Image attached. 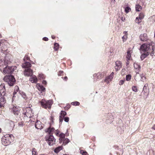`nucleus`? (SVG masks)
I'll list each match as a JSON object with an SVG mask.
<instances>
[{
	"label": "nucleus",
	"instance_id": "9d476101",
	"mask_svg": "<svg viewBox=\"0 0 155 155\" xmlns=\"http://www.w3.org/2000/svg\"><path fill=\"white\" fill-rule=\"evenodd\" d=\"M5 89L4 84H2L0 85V98L2 97L5 96Z\"/></svg>",
	"mask_w": 155,
	"mask_h": 155
},
{
	"label": "nucleus",
	"instance_id": "4468645a",
	"mask_svg": "<svg viewBox=\"0 0 155 155\" xmlns=\"http://www.w3.org/2000/svg\"><path fill=\"white\" fill-rule=\"evenodd\" d=\"M116 65L115 69L116 71L120 70L122 67V63L121 61H117L116 62Z\"/></svg>",
	"mask_w": 155,
	"mask_h": 155
},
{
	"label": "nucleus",
	"instance_id": "72a5a7b5",
	"mask_svg": "<svg viewBox=\"0 0 155 155\" xmlns=\"http://www.w3.org/2000/svg\"><path fill=\"white\" fill-rule=\"evenodd\" d=\"M131 8L129 7H127L125 8V11L126 13H128L131 11Z\"/></svg>",
	"mask_w": 155,
	"mask_h": 155
},
{
	"label": "nucleus",
	"instance_id": "7c9ffc66",
	"mask_svg": "<svg viewBox=\"0 0 155 155\" xmlns=\"http://www.w3.org/2000/svg\"><path fill=\"white\" fill-rule=\"evenodd\" d=\"M142 92L143 93L144 97L145 98H147L149 95V92L145 91H143Z\"/></svg>",
	"mask_w": 155,
	"mask_h": 155
},
{
	"label": "nucleus",
	"instance_id": "423d86ee",
	"mask_svg": "<svg viewBox=\"0 0 155 155\" xmlns=\"http://www.w3.org/2000/svg\"><path fill=\"white\" fill-rule=\"evenodd\" d=\"M31 106V105H29V107L26 108V112H25L24 113L25 117H27L30 118L33 116L32 110L30 108V107Z\"/></svg>",
	"mask_w": 155,
	"mask_h": 155
},
{
	"label": "nucleus",
	"instance_id": "ddd939ff",
	"mask_svg": "<svg viewBox=\"0 0 155 155\" xmlns=\"http://www.w3.org/2000/svg\"><path fill=\"white\" fill-rule=\"evenodd\" d=\"M113 76L114 73L112 72L109 76L107 77L106 78L105 80V81L107 83V84L109 83L110 82L112 81V80L113 78Z\"/></svg>",
	"mask_w": 155,
	"mask_h": 155
},
{
	"label": "nucleus",
	"instance_id": "bf43d9fd",
	"mask_svg": "<svg viewBox=\"0 0 155 155\" xmlns=\"http://www.w3.org/2000/svg\"><path fill=\"white\" fill-rule=\"evenodd\" d=\"M129 64V61H127V62H126V65H128Z\"/></svg>",
	"mask_w": 155,
	"mask_h": 155
},
{
	"label": "nucleus",
	"instance_id": "58836bf2",
	"mask_svg": "<svg viewBox=\"0 0 155 155\" xmlns=\"http://www.w3.org/2000/svg\"><path fill=\"white\" fill-rule=\"evenodd\" d=\"M149 155H155V152L153 150H150L149 152Z\"/></svg>",
	"mask_w": 155,
	"mask_h": 155
},
{
	"label": "nucleus",
	"instance_id": "052dcab7",
	"mask_svg": "<svg viewBox=\"0 0 155 155\" xmlns=\"http://www.w3.org/2000/svg\"><path fill=\"white\" fill-rule=\"evenodd\" d=\"M51 37L53 39H54L55 38V37L54 35H52Z\"/></svg>",
	"mask_w": 155,
	"mask_h": 155
},
{
	"label": "nucleus",
	"instance_id": "79ce46f5",
	"mask_svg": "<svg viewBox=\"0 0 155 155\" xmlns=\"http://www.w3.org/2000/svg\"><path fill=\"white\" fill-rule=\"evenodd\" d=\"M81 153L83 155H87V152L83 150H81L80 151Z\"/></svg>",
	"mask_w": 155,
	"mask_h": 155
},
{
	"label": "nucleus",
	"instance_id": "2f4dec72",
	"mask_svg": "<svg viewBox=\"0 0 155 155\" xmlns=\"http://www.w3.org/2000/svg\"><path fill=\"white\" fill-rule=\"evenodd\" d=\"M150 55L152 56L155 55V49L154 47H152V51L150 53Z\"/></svg>",
	"mask_w": 155,
	"mask_h": 155
},
{
	"label": "nucleus",
	"instance_id": "c756f323",
	"mask_svg": "<svg viewBox=\"0 0 155 155\" xmlns=\"http://www.w3.org/2000/svg\"><path fill=\"white\" fill-rule=\"evenodd\" d=\"M136 10L137 11L139 12L142 9V7L139 4H137L136 5Z\"/></svg>",
	"mask_w": 155,
	"mask_h": 155
},
{
	"label": "nucleus",
	"instance_id": "603ef678",
	"mask_svg": "<svg viewBox=\"0 0 155 155\" xmlns=\"http://www.w3.org/2000/svg\"><path fill=\"white\" fill-rule=\"evenodd\" d=\"M18 89V86H16L15 87V91L14 92V94L15 93H16V91H15L16 90H17V89Z\"/></svg>",
	"mask_w": 155,
	"mask_h": 155
},
{
	"label": "nucleus",
	"instance_id": "c85d7f7f",
	"mask_svg": "<svg viewBox=\"0 0 155 155\" xmlns=\"http://www.w3.org/2000/svg\"><path fill=\"white\" fill-rule=\"evenodd\" d=\"M93 76L94 79L96 80L100 78L101 77V74L100 73H98L97 74H94Z\"/></svg>",
	"mask_w": 155,
	"mask_h": 155
},
{
	"label": "nucleus",
	"instance_id": "393cba45",
	"mask_svg": "<svg viewBox=\"0 0 155 155\" xmlns=\"http://www.w3.org/2000/svg\"><path fill=\"white\" fill-rule=\"evenodd\" d=\"M65 135V134L62 133H61L59 135L60 137L59 138V142L60 143L62 142L64 139Z\"/></svg>",
	"mask_w": 155,
	"mask_h": 155
},
{
	"label": "nucleus",
	"instance_id": "e2e57ef3",
	"mask_svg": "<svg viewBox=\"0 0 155 155\" xmlns=\"http://www.w3.org/2000/svg\"><path fill=\"white\" fill-rule=\"evenodd\" d=\"M145 87V86H144V87H143V90H144V87Z\"/></svg>",
	"mask_w": 155,
	"mask_h": 155
},
{
	"label": "nucleus",
	"instance_id": "1a4fd4ad",
	"mask_svg": "<svg viewBox=\"0 0 155 155\" xmlns=\"http://www.w3.org/2000/svg\"><path fill=\"white\" fill-rule=\"evenodd\" d=\"M150 44L145 43L143 44L140 47V49L141 51H146L149 50L150 48Z\"/></svg>",
	"mask_w": 155,
	"mask_h": 155
},
{
	"label": "nucleus",
	"instance_id": "ea45409f",
	"mask_svg": "<svg viewBox=\"0 0 155 155\" xmlns=\"http://www.w3.org/2000/svg\"><path fill=\"white\" fill-rule=\"evenodd\" d=\"M131 76L130 74H128L126 76V79L127 81H129L131 79Z\"/></svg>",
	"mask_w": 155,
	"mask_h": 155
},
{
	"label": "nucleus",
	"instance_id": "b1692460",
	"mask_svg": "<svg viewBox=\"0 0 155 155\" xmlns=\"http://www.w3.org/2000/svg\"><path fill=\"white\" fill-rule=\"evenodd\" d=\"M150 54V52H144L142 53L141 55L140 58L142 60H143L145 58H146L148 55Z\"/></svg>",
	"mask_w": 155,
	"mask_h": 155
},
{
	"label": "nucleus",
	"instance_id": "13d9d810",
	"mask_svg": "<svg viewBox=\"0 0 155 155\" xmlns=\"http://www.w3.org/2000/svg\"><path fill=\"white\" fill-rule=\"evenodd\" d=\"M67 79H68V78L67 77H65L64 78V80L66 81L67 80Z\"/></svg>",
	"mask_w": 155,
	"mask_h": 155
},
{
	"label": "nucleus",
	"instance_id": "473e14b6",
	"mask_svg": "<svg viewBox=\"0 0 155 155\" xmlns=\"http://www.w3.org/2000/svg\"><path fill=\"white\" fill-rule=\"evenodd\" d=\"M142 19L138 17H137L135 19V22L139 24L141 22Z\"/></svg>",
	"mask_w": 155,
	"mask_h": 155
},
{
	"label": "nucleus",
	"instance_id": "4d7b16f0",
	"mask_svg": "<svg viewBox=\"0 0 155 155\" xmlns=\"http://www.w3.org/2000/svg\"><path fill=\"white\" fill-rule=\"evenodd\" d=\"M152 128L153 129V130H155V125H154L152 127Z\"/></svg>",
	"mask_w": 155,
	"mask_h": 155
},
{
	"label": "nucleus",
	"instance_id": "7ed1b4c3",
	"mask_svg": "<svg viewBox=\"0 0 155 155\" xmlns=\"http://www.w3.org/2000/svg\"><path fill=\"white\" fill-rule=\"evenodd\" d=\"M41 106L45 109L48 108L50 109L51 108V105L53 103L52 100L46 101L44 99H42L41 102Z\"/></svg>",
	"mask_w": 155,
	"mask_h": 155
},
{
	"label": "nucleus",
	"instance_id": "dca6fc26",
	"mask_svg": "<svg viewBox=\"0 0 155 155\" xmlns=\"http://www.w3.org/2000/svg\"><path fill=\"white\" fill-rule=\"evenodd\" d=\"M55 130L54 128L50 127L46 129L45 130V132L49 134H50L51 135L53 134L55 132Z\"/></svg>",
	"mask_w": 155,
	"mask_h": 155
},
{
	"label": "nucleus",
	"instance_id": "412c9836",
	"mask_svg": "<svg viewBox=\"0 0 155 155\" xmlns=\"http://www.w3.org/2000/svg\"><path fill=\"white\" fill-rule=\"evenodd\" d=\"M30 76L31 78L29 79L30 81L32 83H36L37 81V78L36 76L32 74Z\"/></svg>",
	"mask_w": 155,
	"mask_h": 155
},
{
	"label": "nucleus",
	"instance_id": "6e6552de",
	"mask_svg": "<svg viewBox=\"0 0 155 155\" xmlns=\"http://www.w3.org/2000/svg\"><path fill=\"white\" fill-rule=\"evenodd\" d=\"M138 72H136L135 77V79L137 81H144L146 79L145 76L143 74H140Z\"/></svg>",
	"mask_w": 155,
	"mask_h": 155
},
{
	"label": "nucleus",
	"instance_id": "f03ea898",
	"mask_svg": "<svg viewBox=\"0 0 155 155\" xmlns=\"http://www.w3.org/2000/svg\"><path fill=\"white\" fill-rule=\"evenodd\" d=\"M4 81L7 82L10 86H12L15 84V80L14 77L11 75H6L3 79Z\"/></svg>",
	"mask_w": 155,
	"mask_h": 155
},
{
	"label": "nucleus",
	"instance_id": "aec40b11",
	"mask_svg": "<svg viewBox=\"0 0 155 155\" xmlns=\"http://www.w3.org/2000/svg\"><path fill=\"white\" fill-rule=\"evenodd\" d=\"M134 67L136 72H139L140 68V66L137 63H135L134 64Z\"/></svg>",
	"mask_w": 155,
	"mask_h": 155
},
{
	"label": "nucleus",
	"instance_id": "a19ab883",
	"mask_svg": "<svg viewBox=\"0 0 155 155\" xmlns=\"http://www.w3.org/2000/svg\"><path fill=\"white\" fill-rule=\"evenodd\" d=\"M132 90L133 91L135 92H137L138 91V90L136 86H133L132 87Z\"/></svg>",
	"mask_w": 155,
	"mask_h": 155
},
{
	"label": "nucleus",
	"instance_id": "3c124183",
	"mask_svg": "<svg viewBox=\"0 0 155 155\" xmlns=\"http://www.w3.org/2000/svg\"><path fill=\"white\" fill-rule=\"evenodd\" d=\"M43 75L42 74H39V77H40V78H43Z\"/></svg>",
	"mask_w": 155,
	"mask_h": 155
},
{
	"label": "nucleus",
	"instance_id": "680f3d73",
	"mask_svg": "<svg viewBox=\"0 0 155 155\" xmlns=\"http://www.w3.org/2000/svg\"><path fill=\"white\" fill-rule=\"evenodd\" d=\"M115 0H111V2L114 3L115 2Z\"/></svg>",
	"mask_w": 155,
	"mask_h": 155
},
{
	"label": "nucleus",
	"instance_id": "49530a36",
	"mask_svg": "<svg viewBox=\"0 0 155 155\" xmlns=\"http://www.w3.org/2000/svg\"><path fill=\"white\" fill-rule=\"evenodd\" d=\"M124 82V81L122 80H120L119 81V84L120 85H122Z\"/></svg>",
	"mask_w": 155,
	"mask_h": 155
},
{
	"label": "nucleus",
	"instance_id": "a878e982",
	"mask_svg": "<svg viewBox=\"0 0 155 155\" xmlns=\"http://www.w3.org/2000/svg\"><path fill=\"white\" fill-rule=\"evenodd\" d=\"M63 147L62 146H58L56 147L54 150V152L56 153H58L61 150H62Z\"/></svg>",
	"mask_w": 155,
	"mask_h": 155
},
{
	"label": "nucleus",
	"instance_id": "a18cd8bd",
	"mask_svg": "<svg viewBox=\"0 0 155 155\" xmlns=\"http://www.w3.org/2000/svg\"><path fill=\"white\" fill-rule=\"evenodd\" d=\"M69 118L68 117H65L64 118V120L65 122H68L69 121Z\"/></svg>",
	"mask_w": 155,
	"mask_h": 155
},
{
	"label": "nucleus",
	"instance_id": "20e7f679",
	"mask_svg": "<svg viewBox=\"0 0 155 155\" xmlns=\"http://www.w3.org/2000/svg\"><path fill=\"white\" fill-rule=\"evenodd\" d=\"M17 67L15 66L11 67L7 66L4 68L3 73L5 74L12 73L13 71L16 69Z\"/></svg>",
	"mask_w": 155,
	"mask_h": 155
},
{
	"label": "nucleus",
	"instance_id": "9b49d317",
	"mask_svg": "<svg viewBox=\"0 0 155 155\" xmlns=\"http://www.w3.org/2000/svg\"><path fill=\"white\" fill-rule=\"evenodd\" d=\"M132 52V49L131 48H130L128 49L126 56L127 61H128L130 60Z\"/></svg>",
	"mask_w": 155,
	"mask_h": 155
},
{
	"label": "nucleus",
	"instance_id": "c9c22d12",
	"mask_svg": "<svg viewBox=\"0 0 155 155\" xmlns=\"http://www.w3.org/2000/svg\"><path fill=\"white\" fill-rule=\"evenodd\" d=\"M63 141V143L65 145L68 143L70 141L68 139L66 138L65 139H64Z\"/></svg>",
	"mask_w": 155,
	"mask_h": 155
},
{
	"label": "nucleus",
	"instance_id": "f8f14e48",
	"mask_svg": "<svg viewBox=\"0 0 155 155\" xmlns=\"http://www.w3.org/2000/svg\"><path fill=\"white\" fill-rule=\"evenodd\" d=\"M33 74V71L30 68L25 69L24 71V74L25 76H29Z\"/></svg>",
	"mask_w": 155,
	"mask_h": 155
},
{
	"label": "nucleus",
	"instance_id": "37998d69",
	"mask_svg": "<svg viewBox=\"0 0 155 155\" xmlns=\"http://www.w3.org/2000/svg\"><path fill=\"white\" fill-rule=\"evenodd\" d=\"M29 60V58L28 55H26L24 58V60L25 61Z\"/></svg>",
	"mask_w": 155,
	"mask_h": 155
},
{
	"label": "nucleus",
	"instance_id": "4be33fe9",
	"mask_svg": "<svg viewBox=\"0 0 155 155\" xmlns=\"http://www.w3.org/2000/svg\"><path fill=\"white\" fill-rule=\"evenodd\" d=\"M6 102L5 96L2 97L0 98V108L3 106Z\"/></svg>",
	"mask_w": 155,
	"mask_h": 155
},
{
	"label": "nucleus",
	"instance_id": "c03bdc74",
	"mask_svg": "<svg viewBox=\"0 0 155 155\" xmlns=\"http://www.w3.org/2000/svg\"><path fill=\"white\" fill-rule=\"evenodd\" d=\"M71 104L74 105H78L79 104V103L77 101L72 102Z\"/></svg>",
	"mask_w": 155,
	"mask_h": 155
},
{
	"label": "nucleus",
	"instance_id": "bb28decb",
	"mask_svg": "<svg viewBox=\"0 0 155 155\" xmlns=\"http://www.w3.org/2000/svg\"><path fill=\"white\" fill-rule=\"evenodd\" d=\"M123 33L124 34V36L122 37V38L123 41H126L127 38V33L126 31H124L123 32Z\"/></svg>",
	"mask_w": 155,
	"mask_h": 155
},
{
	"label": "nucleus",
	"instance_id": "f704fd0d",
	"mask_svg": "<svg viewBox=\"0 0 155 155\" xmlns=\"http://www.w3.org/2000/svg\"><path fill=\"white\" fill-rule=\"evenodd\" d=\"M59 48V45L57 43H55L54 44V49L55 51L58 50Z\"/></svg>",
	"mask_w": 155,
	"mask_h": 155
},
{
	"label": "nucleus",
	"instance_id": "6ab92c4d",
	"mask_svg": "<svg viewBox=\"0 0 155 155\" xmlns=\"http://www.w3.org/2000/svg\"><path fill=\"white\" fill-rule=\"evenodd\" d=\"M31 64L28 62H25L22 65V67L26 69L30 68L31 67Z\"/></svg>",
	"mask_w": 155,
	"mask_h": 155
},
{
	"label": "nucleus",
	"instance_id": "5fc2aeb1",
	"mask_svg": "<svg viewBox=\"0 0 155 155\" xmlns=\"http://www.w3.org/2000/svg\"><path fill=\"white\" fill-rule=\"evenodd\" d=\"M63 73V71H60L59 73L58 74V75H60V74H62Z\"/></svg>",
	"mask_w": 155,
	"mask_h": 155
},
{
	"label": "nucleus",
	"instance_id": "8fccbe9b",
	"mask_svg": "<svg viewBox=\"0 0 155 155\" xmlns=\"http://www.w3.org/2000/svg\"><path fill=\"white\" fill-rule=\"evenodd\" d=\"M43 39L45 41H47L48 40V38L47 37H44L43 38Z\"/></svg>",
	"mask_w": 155,
	"mask_h": 155
},
{
	"label": "nucleus",
	"instance_id": "5701e85b",
	"mask_svg": "<svg viewBox=\"0 0 155 155\" xmlns=\"http://www.w3.org/2000/svg\"><path fill=\"white\" fill-rule=\"evenodd\" d=\"M66 114V113L64 111H61V112L60 114V115L59 116V120L60 121L62 122L63 121V118L65 116Z\"/></svg>",
	"mask_w": 155,
	"mask_h": 155
},
{
	"label": "nucleus",
	"instance_id": "6e6d98bb",
	"mask_svg": "<svg viewBox=\"0 0 155 155\" xmlns=\"http://www.w3.org/2000/svg\"><path fill=\"white\" fill-rule=\"evenodd\" d=\"M125 18H124L123 17H122L121 18V20L123 21H124L125 20Z\"/></svg>",
	"mask_w": 155,
	"mask_h": 155
},
{
	"label": "nucleus",
	"instance_id": "864d4df0",
	"mask_svg": "<svg viewBox=\"0 0 155 155\" xmlns=\"http://www.w3.org/2000/svg\"><path fill=\"white\" fill-rule=\"evenodd\" d=\"M42 83L44 84H47V82L45 81H42Z\"/></svg>",
	"mask_w": 155,
	"mask_h": 155
},
{
	"label": "nucleus",
	"instance_id": "e433bc0d",
	"mask_svg": "<svg viewBox=\"0 0 155 155\" xmlns=\"http://www.w3.org/2000/svg\"><path fill=\"white\" fill-rule=\"evenodd\" d=\"M144 15L143 13L141 12L139 14L138 17L142 20L143 19L144 17Z\"/></svg>",
	"mask_w": 155,
	"mask_h": 155
},
{
	"label": "nucleus",
	"instance_id": "09e8293b",
	"mask_svg": "<svg viewBox=\"0 0 155 155\" xmlns=\"http://www.w3.org/2000/svg\"><path fill=\"white\" fill-rule=\"evenodd\" d=\"M18 126L19 127H22L23 126V124L21 122H20L18 123Z\"/></svg>",
	"mask_w": 155,
	"mask_h": 155
},
{
	"label": "nucleus",
	"instance_id": "f257e3e1",
	"mask_svg": "<svg viewBox=\"0 0 155 155\" xmlns=\"http://www.w3.org/2000/svg\"><path fill=\"white\" fill-rule=\"evenodd\" d=\"M14 139V137L12 134H7L2 137V143L5 145L6 146L12 143Z\"/></svg>",
	"mask_w": 155,
	"mask_h": 155
},
{
	"label": "nucleus",
	"instance_id": "4c0bfd02",
	"mask_svg": "<svg viewBox=\"0 0 155 155\" xmlns=\"http://www.w3.org/2000/svg\"><path fill=\"white\" fill-rule=\"evenodd\" d=\"M20 94L21 95L22 97L25 99H26V96L25 94L22 92H21L20 93Z\"/></svg>",
	"mask_w": 155,
	"mask_h": 155
},
{
	"label": "nucleus",
	"instance_id": "0eeeda50",
	"mask_svg": "<svg viewBox=\"0 0 155 155\" xmlns=\"http://www.w3.org/2000/svg\"><path fill=\"white\" fill-rule=\"evenodd\" d=\"M10 109L14 114L18 115L19 113L20 109L18 107L12 105L10 107Z\"/></svg>",
	"mask_w": 155,
	"mask_h": 155
},
{
	"label": "nucleus",
	"instance_id": "cd10ccee",
	"mask_svg": "<svg viewBox=\"0 0 155 155\" xmlns=\"http://www.w3.org/2000/svg\"><path fill=\"white\" fill-rule=\"evenodd\" d=\"M37 87L38 89L40 91H44L45 90L44 87L38 84H37Z\"/></svg>",
	"mask_w": 155,
	"mask_h": 155
},
{
	"label": "nucleus",
	"instance_id": "a211bd4d",
	"mask_svg": "<svg viewBox=\"0 0 155 155\" xmlns=\"http://www.w3.org/2000/svg\"><path fill=\"white\" fill-rule=\"evenodd\" d=\"M140 38L141 41H146L148 39L147 34L144 33L141 34L140 36Z\"/></svg>",
	"mask_w": 155,
	"mask_h": 155
},
{
	"label": "nucleus",
	"instance_id": "2eb2a0df",
	"mask_svg": "<svg viewBox=\"0 0 155 155\" xmlns=\"http://www.w3.org/2000/svg\"><path fill=\"white\" fill-rule=\"evenodd\" d=\"M35 127V128L38 129H41L43 128L42 124L39 121H37L36 122Z\"/></svg>",
	"mask_w": 155,
	"mask_h": 155
},
{
	"label": "nucleus",
	"instance_id": "f3484780",
	"mask_svg": "<svg viewBox=\"0 0 155 155\" xmlns=\"http://www.w3.org/2000/svg\"><path fill=\"white\" fill-rule=\"evenodd\" d=\"M8 61H6V59L3 61L2 59L0 60V69H1L2 67H3L4 66H6L8 64Z\"/></svg>",
	"mask_w": 155,
	"mask_h": 155
},
{
	"label": "nucleus",
	"instance_id": "39448f33",
	"mask_svg": "<svg viewBox=\"0 0 155 155\" xmlns=\"http://www.w3.org/2000/svg\"><path fill=\"white\" fill-rule=\"evenodd\" d=\"M45 140L50 146H52L56 142V139L52 135H50L48 137H46L45 138Z\"/></svg>",
	"mask_w": 155,
	"mask_h": 155
},
{
	"label": "nucleus",
	"instance_id": "de8ad7c7",
	"mask_svg": "<svg viewBox=\"0 0 155 155\" xmlns=\"http://www.w3.org/2000/svg\"><path fill=\"white\" fill-rule=\"evenodd\" d=\"M59 131L58 130H55V132L54 133H55V134L57 136H58V134H59Z\"/></svg>",
	"mask_w": 155,
	"mask_h": 155
}]
</instances>
